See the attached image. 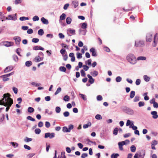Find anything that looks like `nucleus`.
Wrapping results in <instances>:
<instances>
[{
	"instance_id": "obj_1",
	"label": "nucleus",
	"mask_w": 158,
	"mask_h": 158,
	"mask_svg": "<svg viewBox=\"0 0 158 158\" xmlns=\"http://www.w3.org/2000/svg\"><path fill=\"white\" fill-rule=\"evenodd\" d=\"M10 95H7L6 97H5V98L3 103H0V104L1 105H3L5 106H6V111L7 112L10 109V107L13 104V100L10 98Z\"/></svg>"
},
{
	"instance_id": "obj_2",
	"label": "nucleus",
	"mask_w": 158,
	"mask_h": 158,
	"mask_svg": "<svg viewBox=\"0 0 158 158\" xmlns=\"http://www.w3.org/2000/svg\"><path fill=\"white\" fill-rule=\"evenodd\" d=\"M126 59L131 64H135L137 62L135 56L134 54L132 53L128 54L127 56Z\"/></svg>"
},
{
	"instance_id": "obj_3",
	"label": "nucleus",
	"mask_w": 158,
	"mask_h": 158,
	"mask_svg": "<svg viewBox=\"0 0 158 158\" xmlns=\"http://www.w3.org/2000/svg\"><path fill=\"white\" fill-rule=\"evenodd\" d=\"M130 141L129 140L126 139L125 141H123L119 142L118 143V145L119 146V148L120 150H123V146L125 145L127 143H129Z\"/></svg>"
},
{
	"instance_id": "obj_4",
	"label": "nucleus",
	"mask_w": 158,
	"mask_h": 158,
	"mask_svg": "<svg viewBox=\"0 0 158 158\" xmlns=\"http://www.w3.org/2000/svg\"><path fill=\"white\" fill-rule=\"evenodd\" d=\"M73 125L72 124H70L68 126V128L66 127H63L62 131L64 132H69L71 130L73 129Z\"/></svg>"
},
{
	"instance_id": "obj_5",
	"label": "nucleus",
	"mask_w": 158,
	"mask_h": 158,
	"mask_svg": "<svg viewBox=\"0 0 158 158\" xmlns=\"http://www.w3.org/2000/svg\"><path fill=\"white\" fill-rule=\"evenodd\" d=\"M124 111L127 114L132 115L134 114V111L132 109L127 107H125L124 109Z\"/></svg>"
},
{
	"instance_id": "obj_6",
	"label": "nucleus",
	"mask_w": 158,
	"mask_h": 158,
	"mask_svg": "<svg viewBox=\"0 0 158 158\" xmlns=\"http://www.w3.org/2000/svg\"><path fill=\"white\" fill-rule=\"evenodd\" d=\"M75 30L74 29L71 28H69L67 30V34L69 36H71L72 35H75Z\"/></svg>"
},
{
	"instance_id": "obj_7",
	"label": "nucleus",
	"mask_w": 158,
	"mask_h": 158,
	"mask_svg": "<svg viewBox=\"0 0 158 158\" xmlns=\"http://www.w3.org/2000/svg\"><path fill=\"white\" fill-rule=\"evenodd\" d=\"M6 19L7 20H15L17 19L16 14H15L14 15H9L8 16V17H6Z\"/></svg>"
},
{
	"instance_id": "obj_8",
	"label": "nucleus",
	"mask_w": 158,
	"mask_h": 158,
	"mask_svg": "<svg viewBox=\"0 0 158 158\" xmlns=\"http://www.w3.org/2000/svg\"><path fill=\"white\" fill-rule=\"evenodd\" d=\"M55 137V134L54 133H50L48 132L45 134L44 138H47L49 137L50 139H52Z\"/></svg>"
},
{
	"instance_id": "obj_9",
	"label": "nucleus",
	"mask_w": 158,
	"mask_h": 158,
	"mask_svg": "<svg viewBox=\"0 0 158 158\" xmlns=\"http://www.w3.org/2000/svg\"><path fill=\"white\" fill-rule=\"evenodd\" d=\"M138 152L139 154V158H143L145 154V151L141 150H139Z\"/></svg>"
},
{
	"instance_id": "obj_10",
	"label": "nucleus",
	"mask_w": 158,
	"mask_h": 158,
	"mask_svg": "<svg viewBox=\"0 0 158 158\" xmlns=\"http://www.w3.org/2000/svg\"><path fill=\"white\" fill-rule=\"evenodd\" d=\"M144 45L143 41H135V45L136 47H141Z\"/></svg>"
},
{
	"instance_id": "obj_11",
	"label": "nucleus",
	"mask_w": 158,
	"mask_h": 158,
	"mask_svg": "<svg viewBox=\"0 0 158 158\" xmlns=\"http://www.w3.org/2000/svg\"><path fill=\"white\" fill-rule=\"evenodd\" d=\"M158 39V34L156 33L154 36L153 43V46L155 47L156 44H157V40Z\"/></svg>"
},
{
	"instance_id": "obj_12",
	"label": "nucleus",
	"mask_w": 158,
	"mask_h": 158,
	"mask_svg": "<svg viewBox=\"0 0 158 158\" xmlns=\"http://www.w3.org/2000/svg\"><path fill=\"white\" fill-rule=\"evenodd\" d=\"M13 44L14 43L12 42L5 41L3 43V45L6 47L12 46Z\"/></svg>"
},
{
	"instance_id": "obj_13",
	"label": "nucleus",
	"mask_w": 158,
	"mask_h": 158,
	"mask_svg": "<svg viewBox=\"0 0 158 158\" xmlns=\"http://www.w3.org/2000/svg\"><path fill=\"white\" fill-rule=\"evenodd\" d=\"M152 34L150 33H148L147 35L146 41L147 42H151L152 40Z\"/></svg>"
},
{
	"instance_id": "obj_14",
	"label": "nucleus",
	"mask_w": 158,
	"mask_h": 158,
	"mask_svg": "<svg viewBox=\"0 0 158 158\" xmlns=\"http://www.w3.org/2000/svg\"><path fill=\"white\" fill-rule=\"evenodd\" d=\"M87 77L89 79V83L91 84H93L94 82V80L92 76L89 74H88Z\"/></svg>"
},
{
	"instance_id": "obj_15",
	"label": "nucleus",
	"mask_w": 158,
	"mask_h": 158,
	"mask_svg": "<svg viewBox=\"0 0 158 158\" xmlns=\"http://www.w3.org/2000/svg\"><path fill=\"white\" fill-rule=\"evenodd\" d=\"M13 69V67L12 66H9L7 67H6V69L4 70V72L5 73H7L9 72L11 70H12Z\"/></svg>"
},
{
	"instance_id": "obj_16",
	"label": "nucleus",
	"mask_w": 158,
	"mask_h": 158,
	"mask_svg": "<svg viewBox=\"0 0 158 158\" xmlns=\"http://www.w3.org/2000/svg\"><path fill=\"white\" fill-rule=\"evenodd\" d=\"M14 39L15 40L16 43L17 44H19L21 40V38L19 37H14Z\"/></svg>"
},
{
	"instance_id": "obj_17",
	"label": "nucleus",
	"mask_w": 158,
	"mask_h": 158,
	"mask_svg": "<svg viewBox=\"0 0 158 158\" xmlns=\"http://www.w3.org/2000/svg\"><path fill=\"white\" fill-rule=\"evenodd\" d=\"M151 114L153 115L152 118L154 119H156L158 117L157 112L156 111H153L151 112Z\"/></svg>"
},
{
	"instance_id": "obj_18",
	"label": "nucleus",
	"mask_w": 158,
	"mask_h": 158,
	"mask_svg": "<svg viewBox=\"0 0 158 158\" xmlns=\"http://www.w3.org/2000/svg\"><path fill=\"white\" fill-rule=\"evenodd\" d=\"M90 52H92V55L93 56H97L96 52L95 51V49L94 48H92L90 49Z\"/></svg>"
},
{
	"instance_id": "obj_19",
	"label": "nucleus",
	"mask_w": 158,
	"mask_h": 158,
	"mask_svg": "<svg viewBox=\"0 0 158 158\" xmlns=\"http://www.w3.org/2000/svg\"><path fill=\"white\" fill-rule=\"evenodd\" d=\"M41 20L44 24H48V20L44 17H42L41 19Z\"/></svg>"
},
{
	"instance_id": "obj_20",
	"label": "nucleus",
	"mask_w": 158,
	"mask_h": 158,
	"mask_svg": "<svg viewBox=\"0 0 158 158\" xmlns=\"http://www.w3.org/2000/svg\"><path fill=\"white\" fill-rule=\"evenodd\" d=\"M90 73L93 77H95L98 75V72L96 70H94L93 72H91Z\"/></svg>"
},
{
	"instance_id": "obj_21",
	"label": "nucleus",
	"mask_w": 158,
	"mask_h": 158,
	"mask_svg": "<svg viewBox=\"0 0 158 158\" xmlns=\"http://www.w3.org/2000/svg\"><path fill=\"white\" fill-rule=\"evenodd\" d=\"M146 60V58L145 56H139L137 58L136 60Z\"/></svg>"
},
{
	"instance_id": "obj_22",
	"label": "nucleus",
	"mask_w": 158,
	"mask_h": 158,
	"mask_svg": "<svg viewBox=\"0 0 158 158\" xmlns=\"http://www.w3.org/2000/svg\"><path fill=\"white\" fill-rule=\"evenodd\" d=\"M10 95V94L9 93L5 94H4L3 95V98L2 99L0 100V103H3V102H4V100L5 99V97H6L7 95ZM1 105V104H0Z\"/></svg>"
},
{
	"instance_id": "obj_23",
	"label": "nucleus",
	"mask_w": 158,
	"mask_h": 158,
	"mask_svg": "<svg viewBox=\"0 0 158 158\" xmlns=\"http://www.w3.org/2000/svg\"><path fill=\"white\" fill-rule=\"evenodd\" d=\"M143 79L144 80L147 82H148L150 80V78L147 75H145L143 76Z\"/></svg>"
},
{
	"instance_id": "obj_24",
	"label": "nucleus",
	"mask_w": 158,
	"mask_h": 158,
	"mask_svg": "<svg viewBox=\"0 0 158 158\" xmlns=\"http://www.w3.org/2000/svg\"><path fill=\"white\" fill-rule=\"evenodd\" d=\"M72 4L75 8H76L78 5V2L77 1H73L72 2Z\"/></svg>"
},
{
	"instance_id": "obj_25",
	"label": "nucleus",
	"mask_w": 158,
	"mask_h": 158,
	"mask_svg": "<svg viewBox=\"0 0 158 158\" xmlns=\"http://www.w3.org/2000/svg\"><path fill=\"white\" fill-rule=\"evenodd\" d=\"M79 95L81 97V98L84 101L87 100V98L85 94L79 93Z\"/></svg>"
},
{
	"instance_id": "obj_26",
	"label": "nucleus",
	"mask_w": 158,
	"mask_h": 158,
	"mask_svg": "<svg viewBox=\"0 0 158 158\" xmlns=\"http://www.w3.org/2000/svg\"><path fill=\"white\" fill-rule=\"evenodd\" d=\"M66 21L68 24H70L71 22L72 19L70 17H68L66 19Z\"/></svg>"
},
{
	"instance_id": "obj_27",
	"label": "nucleus",
	"mask_w": 158,
	"mask_h": 158,
	"mask_svg": "<svg viewBox=\"0 0 158 158\" xmlns=\"http://www.w3.org/2000/svg\"><path fill=\"white\" fill-rule=\"evenodd\" d=\"M91 125V123L90 122H89L87 124H84L83 126V128L84 129H86L89 127Z\"/></svg>"
},
{
	"instance_id": "obj_28",
	"label": "nucleus",
	"mask_w": 158,
	"mask_h": 158,
	"mask_svg": "<svg viewBox=\"0 0 158 158\" xmlns=\"http://www.w3.org/2000/svg\"><path fill=\"white\" fill-rule=\"evenodd\" d=\"M135 95V92L134 91H131L130 93V97L131 98H133Z\"/></svg>"
},
{
	"instance_id": "obj_29",
	"label": "nucleus",
	"mask_w": 158,
	"mask_h": 158,
	"mask_svg": "<svg viewBox=\"0 0 158 158\" xmlns=\"http://www.w3.org/2000/svg\"><path fill=\"white\" fill-rule=\"evenodd\" d=\"M119 156V154L118 153H113L111 156V158H117Z\"/></svg>"
},
{
	"instance_id": "obj_30",
	"label": "nucleus",
	"mask_w": 158,
	"mask_h": 158,
	"mask_svg": "<svg viewBox=\"0 0 158 158\" xmlns=\"http://www.w3.org/2000/svg\"><path fill=\"white\" fill-rule=\"evenodd\" d=\"M66 15L64 13H63L60 17V19L64 20L65 19Z\"/></svg>"
},
{
	"instance_id": "obj_31",
	"label": "nucleus",
	"mask_w": 158,
	"mask_h": 158,
	"mask_svg": "<svg viewBox=\"0 0 158 158\" xmlns=\"http://www.w3.org/2000/svg\"><path fill=\"white\" fill-rule=\"evenodd\" d=\"M59 70L61 71L65 72L66 70V69L64 66H61L59 68Z\"/></svg>"
},
{
	"instance_id": "obj_32",
	"label": "nucleus",
	"mask_w": 158,
	"mask_h": 158,
	"mask_svg": "<svg viewBox=\"0 0 158 158\" xmlns=\"http://www.w3.org/2000/svg\"><path fill=\"white\" fill-rule=\"evenodd\" d=\"M32 62L30 61H28L26 62L25 65L27 67H29L32 65Z\"/></svg>"
},
{
	"instance_id": "obj_33",
	"label": "nucleus",
	"mask_w": 158,
	"mask_h": 158,
	"mask_svg": "<svg viewBox=\"0 0 158 158\" xmlns=\"http://www.w3.org/2000/svg\"><path fill=\"white\" fill-rule=\"evenodd\" d=\"M27 110L29 112L31 113L34 111V109L32 107H29L28 108Z\"/></svg>"
},
{
	"instance_id": "obj_34",
	"label": "nucleus",
	"mask_w": 158,
	"mask_h": 158,
	"mask_svg": "<svg viewBox=\"0 0 158 158\" xmlns=\"http://www.w3.org/2000/svg\"><path fill=\"white\" fill-rule=\"evenodd\" d=\"M38 34L40 35H42L44 33V31L43 29H40L38 31Z\"/></svg>"
},
{
	"instance_id": "obj_35",
	"label": "nucleus",
	"mask_w": 158,
	"mask_h": 158,
	"mask_svg": "<svg viewBox=\"0 0 158 158\" xmlns=\"http://www.w3.org/2000/svg\"><path fill=\"white\" fill-rule=\"evenodd\" d=\"M5 16L1 12H0V20H1L2 22L4 21L3 19Z\"/></svg>"
},
{
	"instance_id": "obj_36",
	"label": "nucleus",
	"mask_w": 158,
	"mask_h": 158,
	"mask_svg": "<svg viewBox=\"0 0 158 158\" xmlns=\"http://www.w3.org/2000/svg\"><path fill=\"white\" fill-rule=\"evenodd\" d=\"M131 151L132 152H135L136 150V147L134 145H132L131 147Z\"/></svg>"
},
{
	"instance_id": "obj_37",
	"label": "nucleus",
	"mask_w": 158,
	"mask_h": 158,
	"mask_svg": "<svg viewBox=\"0 0 158 158\" xmlns=\"http://www.w3.org/2000/svg\"><path fill=\"white\" fill-rule=\"evenodd\" d=\"M122 80L121 77L120 76H118L115 78V81L117 82H120Z\"/></svg>"
},
{
	"instance_id": "obj_38",
	"label": "nucleus",
	"mask_w": 158,
	"mask_h": 158,
	"mask_svg": "<svg viewBox=\"0 0 158 158\" xmlns=\"http://www.w3.org/2000/svg\"><path fill=\"white\" fill-rule=\"evenodd\" d=\"M32 140V138H29L27 137H26L25 139H24V141L25 142H28L30 141H31Z\"/></svg>"
},
{
	"instance_id": "obj_39",
	"label": "nucleus",
	"mask_w": 158,
	"mask_h": 158,
	"mask_svg": "<svg viewBox=\"0 0 158 158\" xmlns=\"http://www.w3.org/2000/svg\"><path fill=\"white\" fill-rule=\"evenodd\" d=\"M70 98L68 95L65 96L63 98V100L65 102H68Z\"/></svg>"
},
{
	"instance_id": "obj_40",
	"label": "nucleus",
	"mask_w": 158,
	"mask_h": 158,
	"mask_svg": "<svg viewBox=\"0 0 158 158\" xmlns=\"http://www.w3.org/2000/svg\"><path fill=\"white\" fill-rule=\"evenodd\" d=\"M118 128L116 127L114 128V129L113 131V134L114 135H117L118 132Z\"/></svg>"
},
{
	"instance_id": "obj_41",
	"label": "nucleus",
	"mask_w": 158,
	"mask_h": 158,
	"mask_svg": "<svg viewBox=\"0 0 158 158\" xmlns=\"http://www.w3.org/2000/svg\"><path fill=\"white\" fill-rule=\"evenodd\" d=\"M35 132L36 134H39L41 132V130L39 128H36L35 130Z\"/></svg>"
},
{
	"instance_id": "obj_42",
	"label": "nucleus",
	"mask_w": 158,
	"mask_h": 158,
	"mask_svg": "<svg viewBox=\"0 0 158 158\" xmlns=\"http://www.w3.org/2000/svg\"><path fill=\"white\" fill-rule=\"evenodd\" d=\"M95 118L98 120H100L102 118L101 115L99 114H97L95 116Z\"/></svg>"
},
{
	"instance_id": "obj_43",
	"label": "nucleus",
	"mask_w": 158,
	"mask_h": 158,
	"mask_svg": "<svg viewBox=\"0 0 158 158\" xmlns=\"http://www.w3.org/2000/svg\"><path fill=\"white\" fill-rule=\"evenodd\" d=\"M27 119L30 121L34 122L35 121V119L32 118L31 116H28L27 117Z\"/></svg>"
},
{
	"instance_id": "obj_44",
	"label": "nucleus",
	"mask_w": 158,
	"mask_h": 158,
	"mask_svg": "<svg viewBox=\"0 0 158 158\" xmlns=\"http://www.w3.org/2000/svg\"><path fill=\"white\" fill-rule=\"evenodd\" d=\"M32 20L34 21H38L39 20V18L38 16L35 15L33 17Z\"/></svg>"
},
{
	"instance_id": "obj_45",
	"label": "nucleus",
	"mask_w": 158,
	"mask_h": 158,
	"mask_svg": "<svg viewBox=\"0 0 158 158\" xmlns=\"http://www.w3.org/2000/svg\"><path fill=\"white\" fill-rule=\"evenodd\" d=\"M13 58L14 61L17 62L18 61V58L17 55H14L13 56Z\"/></svg>"
},
{
	"instance_id": "obj_46",
	"label": "nucleus",
	"mask_w": 158,
	"mask_h": 158,
	"mask_svg": "<svg viewBox=\"0 0 158 158\" xmlns=\"http://www.w3.org/2000/svg\"><path fill=\"white\" fill-rule=\"evenodd\" d=\"M35 60L36 62H39L40 61V56H36L35 58Z\"/></svg>"
},
{
	"instance_id": "obj_47",
	"label": "nucleus",
	"mask_w": 158,
	"mask_h": 158,
	"mask_svg": "<svg viewBox=\"0 0 158 158\" xmlns=\"http://www.w3.org/2000/svg\"><path fill=\"white\" fill-rule=\"evenodd\" d=\"M77 58L78 59L82 58V54L79 52H77L76 54Z\"/></svg>"
},
{
	"instance_id": "obj_48",
	"label": "nucleus",
	"mask_w": 158,
	"mask_h": 158,
	"mask_svg": "<svg viewBox=\"0 0 158 158\" xmlns=\"http://www.w3.org/2000/svg\"><path fill=\"white\" fill-rule=\"evenodd\" d=\"M10 144L14 147V148H16L18 147V144L17 143L13 142H11Z\"/></svg>"
},
{
	"instance_id": "obj_49",
	"label": "nucleus",
	"mask_w": 158,
	"mask_h": 158,
	"mask_svg": "<svg viewBox=\"0 0 158 158\" xmlns=\"http://www.w3.org/2000/svg\"><path fill=\"white\" fill-rule=\"evenodd\" d=\"M61 88L60 87H59L57 89L56 92L55 93V94L56 95L60 92L61 91Z\"/></svg>"
},
{
	"instance_id": "obj_50",
	"label": "nucleus",
	"mask_w": 158,
	"mask_h": 158,
	"mask_svg": "<svg viewBox=\"0 0 158 158\" xmlns=\"http://www.w3.org/2000/svg\"><path fill=\"white\" fill-rule=\"evenodd\" d=\"M83 69L85 71H87L89 69V67L86 65H83L82 66Z\"/></svg>"
},
{
	"instance_id": "obj_51",
	"label": "nucleus",
	"mask_w": 158,
	"mask_h": 158,
	"mask_svg": "<svg viewBox=\"0 0 158 158\" xmlns=\"http://www.w3.org/2000/svg\"><path fill=\"white\" fill-rule=\"evenodd\" d=\"M55 110L56 113H59L61 111V109L59 107L57 106Z\"/></svg>"
},
{
	"instance_id": "obj_52",
	"label": "nucleus",
	"mask_w": 158,
	"mask_h": 158,
	"mask_svg": "<svg viewBox=\"0 0 158 158\" xmlns=\"http://www.w3.org/2000/svg\"><path fill=\"white\" fill-rule=\"evenodd\" d=\"M87 24L85 23H82L81 28L83 29H85L87 27Z\"/></svg>"
},
{
	"instance_id": "obj_53",
	"label": "nucleus",
	"mask_w": 158,
	"mask_h": 158,
	"mask_svg": "<svg viewBox=\"0 0 158 158\" xmlns=\"http://www.w3.org/2000/svg\"><path fill=\"white\" fill-rule=\"evenodd\" d=\"M63 115L65 117H67L69 115V113L68 111H66L63 113Z\"/></svg>"
},
{
	"instance_id": "obj_54",
	"label": "nucleus",
	"mask_w": 158,
	"mask_h": 158,
	"mask_svg": "<svg viewBox=\"0 0 158 158\" xmlns=\"http://www.w3.org/2000/svg\"><path fill=\"white\" fill-rule=\"evenodd\" d=\"M39 39L36 38H34L32 39V42L34 43H37L39 41Z\"/></svg>"
},
{
	"instance_id": "obj_55",
	"label": "nucleus",
	"mask_w": 158,
	"mask_h": 158,
	"mask_svg": "<svg viewBox=\"0 0 158 158\" xmlns=\"http://www.w3.org/2000/svg\"><path fill=\"white\" fill-rule=\"evenodd\" d=\"M139 100V97L138 96H136L134 99V101L135 102H137Z\"/></svg>"
},
{
	"instance_id": "obj_56",
	"label": "nucleus",
	"mask_w": 158,
	"mask_h": 158,
	"mask_svg": "<svg viewBox=\"0 0 158 158\" xmlns=\"http://www.w3.org/2000/svg\"><path fill=\"white\" fill-rule=\"evenodd\" d=\"M141 83V80L139 79H137L135 81V84L136 85H139Z\"/></svg>"
},
{
	"instance_id": "obj_57",
	"label": "nucleus",
	"mask_w": 158,
	"mask_h": 158,
	"mask_svg": "<svg viewBox=\"0 0 158 158\" xmlns=\"http://www.w3.org/2000/svg\"><path fill=\"white\" fill-rule=\"evenodd\" d=\"M3 75L1 76V77H3V81H6L9 80V79L7 77H6L5 76H2Z\"/></svg>"
},
{
	"instance_id": "obj_58",
	"label": "nucleus",
	"mask_w": 158,
	"mask_h": 158,
	"mask_svg": "<svg viewBox=\"0 0 158 158\" xmlns=\"http://www.w3.org/2000/svg\"><path fill=\"white\" fill-rule=\"evenodd\" d=\"M14 72H12L10 73L3 75L2 76H5L6 77H8L14 74Z\"/></svg>"
},
{
	"instance_id": "obj_59",
	"label": "nucleus",
	"mask_w": 158,
	"mask_h": 158,
	"mask_svg": "<svg viewBox=\"0 0 158 158\" xmlns=\"http://www.w3.org/2000/svg\"><path fill=\"white\" fill-rule=\"evenodd\" d=\"M139 106L141 107L144 105V102H139L138 103Z\"/></svg>"
},
{
	"instance_id": "obj_60",
	"label": "nucleus",
	"mask_w": 158,
	"mask_h": 158,
	"mask_svg": "<svg viewBox=\"0 0 158 158\" xmlns=\"http://www.w3.org/2000/svg\"><path fill=\"white\" fill-rule=\"evenodd\" d=\"M22 2V0H15V4L16 5L21 3Z\"/></svg>"
},
{
	"instance_id": "obj_61",
	"label": "nucleus",
	"mask_w": 158,
	"mask_h": 158,
	"mask_svg": "<svg viewBox=\"0 0 158 158\" xmlns=\"http://www.w3.org/2000/svg\"><path fill=\"white\" fill-rule=\"evenodd\" d=\"M45 125L46 127L48 128L50 126V124L49 122L46 121L45 122Z\"/></svg>"
},
{
	"instance_id": "obj_62",
	"label": "nucleus",
	"mask_w": 158,
	"mask_h": 158,
	"mask_svg": "<svg viewBox=\"0 0 158 158\" xmlns=\"http://www.w3.org/2000/svg\"><path fill=\"white\" fill-rule=\"evenodd\" d=\"M97 99L98 101H101L102 99V98L101 95H98L97 97Z\"/></svg>"
},
{
	"instance_id": "obj_63",
	"label": "nucleus",
	"mask_w": 158,
	"mask_h": 158,
	"mask_svg": "<svg viewBox=\"0 0 158 158\" xmlns=\"http://www.w3.org/2000/svg\"><path fill=\"white\" fill-rule=\"evenodd\" d=\"M81 76L82 77H85V73L84 71L82 69L81 71Z\"/></svg>"
},
{
	"instance_id": "obj_64",
	"label": "nucleus",
	"mask_w": 158,
	"mask_h": 158,
	"mask_svg": "<svg viewBox=\"0 0 158 158\" xmlns=\"http://www.w3.org/2000/svg\"><path fill=\"white\" fill-rule=\"evenodd\" d=\"M88 156V154L86 153H83L81 156V157L82 158H85Z\"/></svg>"
}]
</instances>
